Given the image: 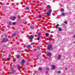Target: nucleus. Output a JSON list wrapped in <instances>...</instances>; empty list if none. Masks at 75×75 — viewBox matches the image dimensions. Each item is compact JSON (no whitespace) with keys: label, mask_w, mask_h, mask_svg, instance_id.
I'll return each instance as SVG.
<instances>
[{"label":"nucleus","mask_w":75,"mask_h":75,"mask_svg":"<svg viewBox=\"0 0 75 75\" xmlns=\"http://www.w3.org/2000/svg\"><path fill=\"white\" fill-rule=\"evenodd\" d=\"M47 7L49 9H50L49 10L48 9V12H47L46 14L48 16H50V14H51V13L52 12V9H50L51 7L50 5H48L47 6Z\"/></svg>","instance_id":"1"},{"label":"nucleus","mask_w":75,"mask_h":75,"mask_svg":"<svg viewBox=\"0 0 75 75\" xmlns=\"http://www.w3.org/2000/svg\"><path fill=\"white\" fill-rule=\"evenodd\" d=\"M8 41V39L7 38H4L3 40L1 41L2 43H3V42H6L7 41Z\"/></svg>","instance_id":"2"},{"label":"nucleus","mask_w":75,"mask_h":75,"mask_svg":"<svg viewBox=\"0 0 75 75\" xmlns=\"http://www.w3.org/2000/svg\"><path fill=\"white\" fill-rule=\"evenodd\" d=\"M52 45L51 44L49 45L47 47V49L49 50H52Z\"/></svg>","instance_id":"3"},{"label":"nucleus","mask_w":75,"mask_h":75,"mask_svg":"<svg viewBox=\"0 0 75 75\" xmlns=\"http://www.w3.org/2000/svg\"><path fill=\"white\" fill-rule=\"evenodd\" d=\"M46 55L47 57H51V55H52V54H51V53L50 52H48L46 54Z\"/></svg>","instance_id":"4"},{"label":"nucleus","mask_w":75,"mask_h":75,"mask_svg":"<svg viewBox=\"0 0 75 75\" xmlns=\"http://www.w3.org/2000/svg\"><path fill=\"white\" fill-rule=\"evenodd\" d=\"M25 63V60L24 59H22V61L21 62V64L23 65Z\"/></svg>","instance_id":"5"},{"label":"nucleus","mask_w":75,"mask_h":75,"mask_svg":"<svg viewBox=\"0 0 75 75\" xmlns=\"http://www.w3.org/2000/svg\"><path fill=\"white\" fill-rule=\"evenodd\" d=\"M26 47L28 49H30V48H31V45H27Z\"/></svg>","instance_id":"6"},{"label":"nucleus","mask_w":75,"mask_h":75,"mask_svg":"<svg viewBox=\"0 0 75 75\" xmlns=\"http://www.w3.org/2000/svg\"><path fill=\"white\" fill-rule=\"evenodd\" d=\"M61 54H59L58 55V57H57V59L58 60H60V59H61Z\"/></svg>","instance_id":"7"},{"label":"nucleus","mask_w":75,"mask_h":75,"mask_svg":"<svg viewBox=\"0 0 75 75\" xmlns=\"http://www.w3.org/2000/svg\"><path fill=\"white\" fill-rule=\"evenodd\" d=\"M34 38V37H33V35H30L29 38V39H30V40H32Z\"/></svg>","instance_id":"8"},{"label":"nucleus","mask_w":75,"mask_h":75,"mask_svg":"<svg viewBox=\"0 0 75 75\" xmlns=\"http://www.w3.org/2000/svg\"><path fill=\"white\" fill-rule=\"evenodd\" d=\"M11 19L12 20H14L16 19V17L13 16V17H12L11 18Z\"/></svg>","instance_id":"9"},{"label":"nucleus","mask_w":75,"mask_h":75,"mask_svg":"<svg viewBox=\"0 0 75 75\" xmlns=\"http://www.w3.org/2000/svg\"><path fill=\"white\" fill-rule=\"evenodd\" d=\"M51 67L52 68H52V69L54 70V69H55V65H52L51 66Z\"/></svg>","instance_id":"10"},{"label":"nucleus","mask_w":75,"mask_h":75,"mask_svg":"<svg viewBox=\"0 0 75 75\" xmlns=\"http://www.w3.org/2000/svg\"><path fill=\"white\" fill-rule=\"evenodd\" d=\"M11 71H12L13 74H14L16 72V70H14V69H12Z\"/></svg>","instance_id":"11"},{"label":"nucleus","mask_w":75,"mask_h":75,"mask_svg":"<svg viewBox=\"0 0 75 75\" xmlns=\"http://www.w3.org/2000/svg\"><path fill=\"white\" fill-rule=\"evenodd\" d=\"M58 29L59 31H62V28H61L60 27H59Z\"/></svg>","instance_id":"12"},{"label":"nucleus","mask_w":75,"mask_h":75,"mask_svg":"<svg viewBox=\"0 0 75 75\" xmlns=\"http://www.w3.org/2000/svg\"><path fill=\"white\" fill-rule=\"evenodd\" d=\"M45 35L47 37L49 36V34L48 33H47L45 34Z\"/></svg>","instance_id":"13"},{"label":"nucleus","mask_w":75,"mask_h":75,"mask_svg":"<svg viewBox=\"0 0 75 75\" xmlns=\"http://www.w3.org/2000/svg\"><path fill=\"white\" fill-rule=\"evenodd\" d=\"M59 24H57V25L56 26V28L57 29V28H58V27H59Z\"/></svg>","instance_id":"14"},{"label":"nucleus","mask_w":75,"mask_h":75,"mask_svg":"<svg viewBox=\"0 0 75 75\" xmlns=\"http://www.w3.org/2000/svg\"><path fill=\"white\" fill-rule=\"evenodd\" d=\"M8 24V25H13L12 22H10Z\"/></svg>","instance_id":"15"},{"label":"nucleus","mask_w":75,"mask_h":75,"mask_svg":"<svg viewBox=\"0 0 75 75\" xmlns=\"http://www.w3.org/2000/svg\"><path fill=\"white\" fill-rule=\"evenodd\" d=\"M30 29H34L35 28V27L33 26H30Z\"/></svg>","instance_id":"16"},{"label":"nucleus","mask_w":75,"mask_h":75,"mask_svg":"<svg viewBox=\"0 0 75 75\" xmlns=\"http://www.w3.org/2000/svg\"><path fill=\"white\" fill-rule=\"evenodd\" d=\"M17 58H20V55H17Z\"/></svg>","instance_id":"17"},{"label":"nucleus","mask_w":75,"mask_h":75,"mask_svg":"<svg viewBox=\"0 0 75 75\" xmlns=\"http://www.w3.org/2000/svg\"><path fill=\"white\" fill-rule=\"evenodd\" d=\"M60 10L61 12H63L64 11V9L63 8H61L60 9Z\"/></svg>","instance_id":"18"},{"label":"nucleus","mask_w":75,"mask_h":75,"mask_svg":"<svg viewBox=\"0 0 75 75\" xmlns=\"http://www.w3.org/2000/svg\"><path fill=\"white\" fill-rule=\"evenodd\" d=\"M17 67L18 68H21V67H20V65L19 64H18L17 65Z\"/></svg>","instance_id":"19"},{"label":"nucleus","mask_w":75,"mask_h":75,"mask_svg":"<svg viewBox=\"0 0 75 75\" xmlns=\"http://www.w3.org/2000/svg\"><path fill=\"white\" fill-rule=\"evenodd\" d=\"M38 37H40L41 38V33H39L38 34Z\"/></svg>","instance_id":"20"},{"label":"nucleus","mask_w":75,"mask_h":75,"mask_svg":"<svg viewBox=\"0 0 75 75\" xmlns=\"http://www.w3.org/2000/svg\"><path fill=\"white\" fill-rule=\"evenodd\" d=\"M41 55V53H40L39 54H38V55L37 56V58H39L40 57V55Z\"/></svg>","instance_id":"21"},{"label":"nucleus","mask_w":75,"mask_h":75,"mask_svg":"<svg viewBox=\"0 0 75 75\" xmlns=\"http://www.w3.org/2000/svg\"><path fill=\"white\" fill-rule=\"evenodd\" d=\"M62 16H64V15H65V13H64V12H63L62 13Z\"/></svg>","instance_id":"22"},{"label":"nucleus","mask_w":75,"mask_h":75,"mask_svg":"<svg viewBox=\"0 0 75 75\" xmlns=\"http://www.w3.org/2000/svg\"><path fill=\"white\" fill-rule=\"evenodd\" d=\"M16 33H15L12 35V37H14V36H16Z\"/></svg>","instance_id":"23"},{"label":"nucleus","mask_w":75,"mask_h":75,"mask_svg":"<svg viewBox=\"0 0 75 75\" xmlns=\"http://www.w3.org/2000/svg\"><path fill=\"white\" fill-rule=\"evenodd\" d=\"M39 71H41V70H42V68H41V67L39 68Z\"/></svg>","instance_id":"24"},{"label":"nucleus","mask_w":75,"mask_h":75,"mask_svg":"<svg viewBox=\"0 0 75 75\" xmlns=\"http://www.w3.org/2000/svg\"><path fill=\"white\" fill-rule=\"evenodd\" d=\"M39 18H41L42 17V16L41 15H39Z\"/></svg>","instance_id":"25"},{"label":"nucleus","mask_w":75,"mask_h":75,"mask_svg":"<svg viewBox=\"0 0 75 75\" xmlns=\"http://www.w3.org/2000/svg\"><path fill=\"white\" fill-rule=\"evenodd\" d=\"M40 37H38V38H37V40L38 41H39L40 40Z\"/></svg>","instance_id":"26"},{"label":"nucleus","mask_w":75,"mask_h":75,"mask_svg":"<svg viewBox=\"0 0 75 75\" xmlns=\"http://www.w3.org/2000/svg\"><path fill=\"white\" fill-rule=\"evenodd\" d=\"M57 72L58 74H61V71H57Z\"/></svg>","instance_id":"27"},{"label":"nucleus","mask_w":75,"mask_h":75,"mask_svg":"<svg viewBox=\"0 0 75 75\" xmlns=\"http://www.w3.org/2000/svg\"><path fill=\"white\" fill-rule=\"evenodd\" d=\"M16 22H13L12 23V25H16Z\"/></svg>","instance_id":"28"},{"label":"nucleus","mask_w":75,"mask_h":75,"mask_svg":"<svg viewBox=\"0 0 75 75\" xmlns=\"http://www.w3.org/2000/svg\"><path fill=\"white\" fill-rule=\"evenodd\" d=\"M64 23L65 24H67V23H68V22H67V21H65L64 22Z\"/></svg>","instance_id":"29"},{"label":"nucleus","mask_w":75,"mask_h":75,"mask_svg":"<svg viewBox=\"0 0 75 75\" xmlns=\"http://www.w3.org/2000/svg\"><path fill=\"white\" fill-rule=\"evenodd\" d=\"M52 40V37H50L49 38V40Z\"/></svg>","instance_id":"30"},{"label":"nucleus","mask_w":75,"mask_h":75,"mask_svg":"<svg viewBox=\"0 0 75 75\" xmlns=\"http://www.w3.org/2000/svg\"><path fill=\"white\" fill-rule=\"evenodd\" d=\"M48 71H46V74H48Z\"/></svg>","instance_id":"31"},{"label":"nucleus","mask_w":75,"mask_h":75,"mask_svg":"<svg viewBox=\"0 0 75 75\" xmlns=\"http://www.w3.org/2000/svg\"><path fill=\"white\" fill-rule=\"evenodd\" d=\"M46 69H47V70H49V68L48 67H46Z\"/></svg>","instance_id":"32"},{"label":"nucleus","mask_w":75,"mask_h":75,"mask_svg":"<svg viewBox=\"0 0 75 75\" xmlns=\"http://www.w3.org/2000/svg\"><path fill=\"white\" fill-rule=\"evenodd\" d=\"M7 59L8 61V60H10V57H8V58Z\"/></svg>","instance_id":"33"},{"label":"nucleus","mask_w":75,"mask_h":75,"mask_svg":"<svg viewBox=\"0 0 75 75\" xmlns=\"http://www.w3.org/2000/svg\"><path fill=\"white\" fill-rule=\"evenodd\" d=\"M26 10H29V8L28 7L26 8Z\"/></svg>","instance_id":"34"},{"label":"nucleus","mask_w":75,"mask_h":75,"mask_svg":"<svg viewBox=\"0 0 75 75\" xmlns=\"http://www.w3.org/2000/svg\"><path fill=\"white\" fill-rule=\"evenodd\" d=\"M73 37H74V38H75V35H73Z\"/></svg>","instance_id":"35"},{"label":"nucleus","mask_w":75,"mask_h":75,"mask_svg":"<svg viewBox=\"0 0 75 75\" xmlns=\"http://www.w3.org/2000/svg\"><path fill=\"white\" fill-rule=\"evenodd\" d=\"M1 37H4V35H1Z\"/></svg>","instance_id":"36"},{"label":"nucleus","mask_w":75,"mask_h":75,"mask_svg":"<svg viewBox=\"0 0 75 75\" xmlns=\"http://www.w3.org/2000/svg\"><path fill=\"white\" fill-rule=\"evenodd\" d=\"M67 68H65V70H67Z\"/></svg>","instance_id":"37"},{"label":"nucleus","mask_w":75,"mask_h":75,"mask_svg":"<svg viewBox=\"0 0 75 75\" xmlns=\"http://www.w3.org/2000/svg\"><path fill=\"white\" fill-rule=\"evenodd\" d=\"M73 43H74V44H75V41L73 42Z\"/></svg>","instance_id":"38"},{"label":"nucleus","mask_w":75,"mask_h":75,"mask_svg":"<svg viewBox=\"0 0 75 75\" xmlns=\"http://www.w3.org/2000/svg\"><path fill=\"white\" fill-rule=\"evenodd\" d=\"M16 60L15 59V60H14V62H16Z\"/></svg>","instance_id":"39"},{"label":"nucleus","mask_w":75,"mask_h":75,"mask_svg":"<svg viewBox=\"0 0 75 75\" xmlns=\"http://www.w3.org/2000/svg\"><path fill=\"white\" fill-rule=\"evenodd\" d=\"M5 46H6V45H3V46H4V47H5Z\"/></svg>","instance_id":"40"}]
</instances>
